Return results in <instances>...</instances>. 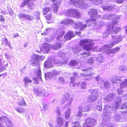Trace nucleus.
Returning a JSON list of instances; mask_svg holds the SVG:
<instances>
[{"instance_id":"obj_47","label":"nucleus","mask_w":127,"mask_h":127,"mask_svg":"<svg viewBox=\"0 0 127 127\" xmlns=\"http://www.w3.org/2000/svg\"><path fill=\"white\" fill-rule=\"evenodd\" d=\"M70 109L69 108L66 111L65 114V116L66 118L68 119L70 115Z\"/></svg>"},{"instance_id":"obj_29","label":"nucleus","mask_w":127,"mask_h":127,"mask_svg":"<svg viewBox=\"0 0 127 127\" xmlns=\"http://www.w3.org/2000/svg\"><path fill=\"white\" fill-rule=\"evenodd\" d=\"M52 49L54 50H57L62 47V45L59 42H57L53 45H51Z\"/></svg>"},{"instance_id":"obj_21","label":"nucleus","mask_w":127,"mask_h":127,"mask_svg":"<svg viewBox=\"0 0 127 127\" xmlns=\"http://www.w3.org/2000/svg\"><path fill=\"white\" fill-rule=\"evenodd\" d=\"M122 77L117 76V75L113 76L111 79L112 83L113 84H117L119 83L121 81Z\"/></svg>"},{"instance_id":"obj_57","label":"nucleus","mask_w":127,"mask_h":127,"mask_svg":"<svg viewBox=\"0 0 127 127\" xmlns=\"http://www.w3.org/2000/svg\"><path fill=\"white\" fill-rule=\"evenodd\" d=\"M42 105L43 108V110L44 111H45L47 109V105L44 102L42 103Z\"/></svg>"},{"instance_id":"obj_56","label":"nucleus","mask_w":127,"mask_h":127,"mask_svg":"<svg viewBox=\"0 0 127 127\" xmlns=\"http://www.w3.org/2000/svg\"><path fill=\"white\" fill-rule=\"evenodd\" d=\"M79 113L76 115V116L77 118H81L82 116V111H79L78 109Z\"/></svg>"},{"instance_id":"obj_60","label":"nucleus","mask_w":127,"mask_h":127,"mask_svg":"<svg viewBox=\"0 0 127 127\" xmlns=\"http://www.w3.org/2000/svg\"><path fill=\"white\" fill-rule=\"evenodd\" d=\"M80 82H78L76 83H75L71 82V85L73 87H75L76 85V86L80 84Z\"/></svg>"},{"instance_id":"obj_46","label":"nucleus","mask_w":127,"mask_h":127,"mask_svg":"<svg viewBox=\"0 0 127 127\" xmlns=\"http://www.w3.org/2000/svg\"><path fill=\"white\" fill-rule=\"evenodd\" d=\"M3 42L5 44V45L8 46L10 49H11L12 48V47L10 45V44L6 38H5L3 40Z\"/></svg>"},{"instance_id":"obj_18","label":"nucleus","mask_w":127,"mask_h":127,"mask_svg":"<svg viewBox=\"0 0 127 127\" xmlns=\"http://www.w3.org/2000/svg\"><path fill=\"white\" fill-rule=\"evenodd\" d=\"M35 92L37 95L44 97H47L49 95L48 92L44 90L39 89L35 91Z\"/></svg>"},{"instance_id":"obj_4","label":"nucleus","mask_w":127,"mask_h":127,"mask_svg":"<svg viewBox=\"0 0 127 127\" xmlns=\"http://www.w3.org/2000/svg\"><path fill=\"white\" fill-rule=\"evenodd\" d=\"M121 100L120 97H117L115 100V103L113 104L112 107L107 104L105 105L104 109L103 111L104 116L103 118L104 121H107L109 120L112 114L111 111H115L116 110L118 109L119 103L121 102Z\"/></svg>"},{"instance_id":"obj_51","label":"nucleus","mask_w":127,"mask_h":127,"mask_svg":"<svg viewBox=\"0 0 127 127\" xmlns=\"http://www.w3.org/2000/svg\"><path fill=\"white\" fill-rule=\"evenodd\" d=\"M34 16L36 17V20H39V13L38 11H37L36 12L34 13Z\"/></svg>"},{"instance_id":"obj_33","label":"nucleus","mask_w":127,"mask_h":127,"mask_svg":"<svg viewBox=\"0 0 127 127\" xmlns=\"http://www.w3.org/2000/svg\"><path fill=\"white\" fill-rule=\"evenodd\" d=\"M95 73L92 72L90 71V73L89 74H87L85 73H82L81 74V76L84 77H85L87 76H89V77L87 78V80H90L92 77V75L94 74Z\"/></svg>"},{"instance_id":"obj_28","label":"nucleus","mask_w":127,"mask_h":127,"mask_svg":"<svg viewBox=\"0 0 127 127\" xmlns=\"http://www.w3.org/2000/svg\"><path fill=\"white\" fill-rule=\"evenodd\" d=\"M79 63L76 60H71L69 63V65L73 67L74 68H76L77 67L78 69H79L80 67H77Z\"/></svg>"},{"instance_id":"obj_19","label":"nucleus","mask_w":127,"mask_h":127,"mask_svg":"<svg viewBox=\"0 0 127 127\" xmlns=\"http://www.w3.org/2000/svg\"><path fill=\"white\" fill-rule=\"evenodd\" d=\"M91 105L88 104L86 106H85L84 104L80 105L78 107V110L79 111H82V112H85L89 111L91 109Z\"/></svg>"},{"instance_id":"obj_2","label":"nucleus","mask_w":127,"mask_h":127,"mask_svg":"<svg viewBox=\"0 0 127 127\" xmlns=\"http://www.w3.org/2000/svg\"><path fill=\"white\" fill-rule=\"evenodd\" d=\"M112 38L113 40L111 44H108L103 46L101 48L99 49V51L104 52V51L106 52V54L109 55L111 54L115 53L119 51L120 48L116 47L114 49H109L114 46L116 44L118 43L121 41L123 39L122 36H115L112 35Z\"/></svg>"},{"instance_id":"obj_38","label":"nucleus","mask_w":127,"mask_h":127,"mask_svg":"<svg viewBox=\"0 0 127 127\" xmlns=\"http://www.w3.org/2000/svg\"><path fill=\"white\" fill-rule=\"evenodd\" d=\"M60 3V2H58V4H57V3H56L55 4L53 5L52 7L53 9V11L55 13L57 12L58 9L59 7Z\"/></svg>"},{"instance_id":"obj_52","label":"nucleus","mask_w":127,"mask_h":127,"mask_svg":"<svg viewBox=\"0 0 127 127\" xmlns=\"http://www.w3.org/2000/svg\"><path fill=\"white\" fill-rule=\"evenodd\" d=\"M50 10V9L49 7H47L43 8V14L44 15L47 14Z\"/></svg>"},{"instance_id":"obj_48","label":"nucleus","mask_w":127,"mask_h":127,"mask_svg":"<svg viewBox=\"0 0 127 127\" xmlns=\"http://www.w3.org/2000/svg\"><path fill=\"white\" fill-rule=\"evenodd\" d=\"M51 29L49 28H47L45 30V31L43 33H41L42 35H45L48 34L51 31Z\"/></svg>"},{"instance_id":"obj_53","label":"nucleus","mask_w":127,"mask_h":127,"mask_svg":"<svg viewBox=\"0 0 127 127\" xmlns=\"http://www.w3.org/2000/svg\"><path fill=\"white\" fill-rule=\"evenodd\" d=\"M30 1V0H23V2H22L21 4V6L22 7H24Z\"/></svg>"},{"instance_id":"obj_43","label":"nucleus","mask_w":127,"mask_h":127,"mask_svg":"<svg viewBox=\"0 0 127 127\" xmlns=\"http://www.w3.org/2000/svg\"><path fill=\"white\" fill-rule=\"evenodd\" d=\"M17 104L19 106H26V104L25 102L23 99L22 98L20 99V101H19L17 102Z\"/></svg>"},{"instance_id":"obj_11","label":"nucleus","mask_w":127,"mask_h":127,"mask_svg":"<svg viewBox=\"0 0 127 127\" xmlns=\"http://www.w3.org/2000/svg\"><path fill=\"white\" fill-rule=\"evenodd\" d=\"M91 94L88 97V100L90 102H93L96 100L98 96L97 91L96 90L92 89L91 90Z\"/></svg>"},{"instance_id":"obj_24","label":"nucleus","mask_w":127,"mask_h":127,"mask_svg":"<svg viewBox=\"0 0 127 127\" xmlns=\"http://www.w3.org/2000/svg\"><path fill=\"white\" fill-rule=\"evenodd\" d=\"M99 86L101 87L107 88L110 86V84L107 80L104 81L103 80H101L100 83H99Z\"/></svg>"},{"instance_id":"obj_44","label":"nucleus","mask_w":127,"mask_h":127,"mask_svg":"<svg viewBox=\"0 0 127 127\" xmlns=\"http://www.w3.org/2000/svg\"><path fill=\"white\" fill-rule=\"evenodd\" d=\"M96 106L97 109L99 111H101L102 107V102H100L99 103H97Z\"/></svg>"},{"instance_id":"obj_34","label":"nucleus","mask_w":127,"mask_h":127,"mask_svg":"<svg viewBox=\"0 0 127 127\" xmlns=\"http://www.w3.org/2000/svg\"><path fill=\"white\" fill-rule=\"evenodd\" d=\"M5 63L4 60L3 59H1L0 58V72L3 71L6 68V66H4Z\"/></svg>"},{"instance_id":"obj_14","label":"nucleus","mask_w":127,"mask_h":127,"mask_svg":"<svg viewBox=\"0 0 127 127\" xmlns=\"http://www.w3.org/2000/svg\"><path fill=\"white\" fill-rule=\"evenodd\" d=\"M60 73V72L56 70H53L50 72H49L45 74V77L47 80L51 79Z\"/></svg>"},{"instance_id":"obj_23","label":"nucleus","mask_w":127,"mask_h":127,"mask_svg":"<svg viewBox=\"0 0 127 127\" xmlns=\"http://www.w3.org/2000/svg\"><path fill=\"white\" fill-rule=\"evenodd\" d=\"M89 15L92 17L98 18L100 16L97 15V11L95 9H90L88 12Z\"/></svg>"},{"instance_id":"obj_27","label":"nucleus","mask_w":127,"mask_h":127,"mask_svg":"<svg viewBox=\"0 0 127 127\" xmlns=\"http://www.w3.org/2000/svg\"><path fill=\"white\" fill-rule=\"evenodd\" d=\"M34 72L37 75V78L39 80H41V73L40 69V68H36L34 69Z\"/></svg>"},{"instance_id":"obj_58","label":"nucleus","mask_w":127,"mask_h":127,"mask_svg":"<svg viewBox=\"0 0 127 127\" xmlns=\"http://www.w3.org/2000/svg\"><path fill=\"white\" fill-rule=\"evenodd\" d=\"M5 56L7 60H8L11 59V56L8 53H5Z\"/></svg>"},{"instance_id":"obj_50","label":"nucleus","mask_w":127,"mask_h":127,"mask_svg":"<svg viewBox=\"0 0 127 127\" xmlns=\"http://www.w3.org/2000/svg\"><path fill=\"white\" fill-rule=\"evenodd\" d=\"M120 69L122 72H126L127 70V67L124 65L121 66L120 67Z\"/></svg>"},{"instance_id":"obj_49","label":"nucleus","mask_w":127,"mask_h":127,"mask_svg":"<svg viewBox=\"0 0 127 127\" xmlns=\"http://www.w3.org/2000/svg\"><path fill=\"white\" fill-rule=\"evenodd\" d=\"M72 127H80V125L78 122H76L72 123Z\"/></svg>"},{"instance_id":"obj_9","label":"nucleus","mask_w":127,"mask_h":127,"mask_svg":"<svg viewBox=\"0 0 127 127\" xmlns=\"http://www.w3.org/2000/svg\"><path fill=\"white\" fill-rule=\"evenodd\" d=\"M92 40L89 38H86L81 40L79 42V43L81 46L80 47L77 46L76 47L74 48L73 49V51L74 53H77L81 50L82 46L85 44L91 42Z\"/></svg>"},{"instance_id":"obj_7","label":"nucleus","mask_w":127,"mask_h":127,"mask_svg":"<svg viewBox=\"0 0 127 127\" xmlns=\"http://www.w3.org/2000/svg\"><path fill=\"white\" fill-rule=\"evenodd\" d=\"M64 15L66 16L79 18L81 17V14L77 10L70 8L66 10L64 12Z\"/></svg>"},{"instance_id":"obj_31","label":"nucleus","mask_w":127,"mask_h":127,"mask_svg":"<svg viewBox=\"0 0 127 127\" xmlns=\"http://www.w3.org/2000/svg\"><path fill=\"white\" fill-rule=\"evenodd\" d=\"M73 36V32L69 31L67 33L66 35L64 36V38L66 40H70Z\"/></svg>"},{"instance_id":"obj_16","label":"nucleus","mask_w":127,"mask_h":127,"mask_svg":"<svg viewBox=\"0 0 127 127\" xmlns=\"http://www.w3.org/2000/svg\"><path fill=\"white\" fill-rule=\"evenodd\" d=\"M126 88H127V78L120 83V88L117 91V93L119 95L121 94L124 92V90L122 89Z\"/></svg>"},{"instance_id":"obj_32","label":"nucleus","mask_w":127,"mask_h":127,"mask_svg":"<svg viewBox=\"0 0 127 127\" xmlns=\"http://www.w3.org/2000/svg\"><path fill=\"white\" fill-rule=\"evenodd\" d=\"M51 46H50L49 44L47 43H45L43 45V50L45 51L48 53H49L48 52L50 50Z\"/></svg>"},{"instance_id":"obj_39","label":"nucleus","mask_w":127,"mask_h":127,"mask_svg":"<svg viewBox=\"0 0 127 127\" xmlns=\"http://www.w3.org/2000/svg\"><path fill=\"white\" fill-rule=\"evenodd\" d=\"M59 31L60 33H59V35L57 37V39L58 40H60L59 39L61 38L64 33V31L63 29L60 30Z\"/></svg>"},{"instance_id":"obj_22","label":"nucleus","mask_w":127,"mask_h":127,"mask_svg":"<svg viewBox=\"0 0 127 127\" xmlns=\"http://www.w3.org/2000/svg\"><path fill=\"white\" fill-rule=\"evenodd\" d=\"M116 96L115 94L110 93L106 96L104 99V100L107 102H110L115 98Z\"/></svg>"},{"instance_id":"obj_8","label":"nucleus","mask_w":127,"mask_h":127,"mask_svg":"<svg viewBox=\"0 0 127 127\" xmlns=\"http://www.w3.org/2000/svg\"><path fill=\"white\" fill-rule=\"evenodd\" d=\"M72 100L73 98L71 96L67 94H65L63 96L62 98L61 99V103L62 104H63L66 102L67 103L66 106L67 107L70 105Z\"/></svg>"},{"instance_id":"obj_15","label":"nucleus","mask_w":127,"mask_h":127,"mask_svg":"<svg viewBox=\"0 0 127 127\" xmlns=\"http://www.w3.org/2000/svg\"><path fill=\"white\" fill-rule=\"evenodd\" d=\"M96 121V120L94 119H87L85 121L83 127H92L95 125Z\"/></svg>"},{"instance_id":"obj_30","label":"nucleus","mask_w":127,"mask_h":127,"mask_svg":"<svg viewBox=\"0 0 127 127\" xmlns=\"http://www.w3.org/2000/svg\"><path fill=\"white\" fill-rule=\"evenodd\" d=\"M23 81L24 82L25 86L28 87V85L29 83H30L32 82V80L30 79L29 77H26L24 78L23 80Z\"/></svg>"},{"instance_id":"obj_13","label":"nucleus","mask_w":127,"mask_h":127,"mask_svg":"<svg viewBox=\"0 0 127 127\" xmlns=\"http://www.w3.org/2000/svg\"><path fill=\"white\" fill-rule=\"evenodd\" d=\"M5 122H6V125L8 127H12V122L6 116H3L0 117V125Z\"/></svg>"},{"instance_id":"obj_62","label":"nucleus","mask_w":127,"mask_h":127,"mask_svg":"<svg viewBox=\"0 0 127 127\" xmlns=\"http://www.w3.org/2000/svg\"><path fill=\"white\" fill-rule=\"evenodd\" d=\"M5 20L3 16L2 15H0V21L2 22H4Z\"/></svg>"},{"instance_id":"obj_42","label":"nucleus","mask_w":127,"mask_h":127,"mask_svg":"<svg viewBox=\"0 0 127 127\" xmlns=\"http://www.w3.org/2000/svg\"><path fill=\"white\" fill-rule=\"evenodd\" d=\"M73 76H71L70 78L71 83L73 82L75 79L76 77L77 76V73L76 72H74L73 73Z\"/></svg>"},{"instance_id":"obj_1","label":"nucleus","mask_w":127,"mask_h":127,"mask_svg":"<svg viewBox=\"0 0 127 127\" xmlns=\"http://www.w3.org/2000/svg\"><path fill=\"white\" fill-rule=\"evenodd\" d=\"M119 16H116L115 15H111L110 14L104 15L103 17L102 18L104 19H110L112 18L113 19L112 24H109L107 25L106 31L104 32L103 34V37L104 38L108 36L110 33H113V34L116 33L121 28L120 27H117L116 29L115 28L114 26L117 23V19L119 18Z\"/></svg>"},{"instance_id":"obj_35","label":"nucleus","mask_w":127,"mask_h":127,"mask_svg":"<svg viewBox=\"0 0 127 127\" xmlns=\"http://www.w3.org/2000/svg\"><path fill=\"white\" fill-rule=\"evenodd\" d=\"M127 108V106L126 103H122L121 106L120 108L122 110L124 109V110L123 111L120 110L123 113H126L127 111V110L126 109Z\"/></svg>"},{"instance_id":"obj_6","label":"nucleus","mask_w":127,"mask_h":127,"mask_svg":"<svg viewBox=\"0 0 127 127\" xmlns=\"http://www.w3.org/2000/svg\"><path fill=\"white\" fill-rule=\"evenodd\" d=\"M84 0H71L69 3L81 9H85L87 8L88 5L84 4Z\"/></svg>"},{"instance_id":"obj_17","label":"nucleus","mask_w":127,"mask_h":127,"mask_svg":"<svg viewBox=\"0 0 127 127\" xmlns=\"http://www.w3.org/2000/svg\"><path fill=\"white\" fill-rule=\"evenodd\" d=\"M94 43H90L83 46V49L87 51H94L97 48V46H94Z\"/></svg>"},{"instance_id":"obj_40","label":"nucleus","mask_w":127,"mask_h":127,"mask_svg":"<svg viewBox=\"0 0 127 127\" xmlns=\"http://www.w3.org/2000/svg\"><path fill=\"white\" fill-rule=\"evenodd\" d=\"M15 110L19 113H23L25 111V109L22 107L20 106L15 108Z\"/></svg>"},{"instance_id":"obj_25","label":"nucleus","mask_w":127,"mask_h":127,"mask_svg":"<svg viewBox=\"0 0 127 127\" xmlns=\"http://www.w3.org/2000/svg\"><path fill=\"white\" fill-rule=\"evenodd\" d=\"M115 6L112 5H107L106 4L102 5L101 6V7L104 10H112L115 7Z\"/></svg>"},{"instance_id":"obj_64","label":"nucleus","mask_w":127,"mask_h":127,"mask_svg":"<svg viewBox=\"0 0 127 127\" xmlns=\"http://www.w3.org/2000/svg\"><path fill=\"white\" fill-rule=\"evenodd\" d=\"M38 56L39 57V58L40 60H43L45 58V56H39V55H38Z\"/></svg>"},{"instance_id":"obj_54","label":"nucleus","mask_w":127,"mask_h":127,"mask_svg":"<svg viewBox=\"0 0 127 127\" xmlns=\"http://www.w3.org/2000/svg\"><path fill=\"white\" fill-rule=\"evenodd\" d=\"M94 60L93 58H91L87 60V62L89 64H92L93 63Z\"/></svg>"},{"instance_id":"obj_10","label":"nucleus","mask_w":127,"mask_h":127,"mask_svg":"<svg viewBox=\"0 0 127 127\" xmlns=\"http://www.w3.org/2000/svg\"><path fill=\"white\" fill-rule=\"evenodd\" d=\"M55 112L57 115V121L58 125L59 126H62L64 122V119H62L60 117L61 113L60 112V108L57 107L55 111Z\"/></svg>"},{"instance_id":"obj_20","label":"nucleus","mask_w":127,"mask_h":127,"mask_svg":"<svg viewBox=\"0 0 127 127\" xmlns=\"http://www.w3.org/2000/svg\"><path fill=\"white\" fill-rule=\"evenodd\" d=\"M30 61L34 65H36L38 64L39 59L38 55L34 54L31 57Z\"/></svg>"},{"instance_id":"obj_63","label":"nucleus","mask_w":127,"mask_h":127,"mask_svg":"<svg viewBox=\"0 0 127 127\" xmlns=\"http://www.w3.org/2000/svg\"><path fill=\"white\" fill-rule=\"evenodd\" d=\"M46 18L48 20H50L51 18V16L50 15H48L46 16Z\"/></svg>"},{"instance_id":"obj_26","label":"nucleus","mask_w":127,"mask_h":127,"mask_svg":"<svg viewBox=\"0 0 127 127\" xmlns=\"http://www.w3.org/2000/svg\"><path fill=\"white\" fill-rule=\"evenodd\" d=\"M95 19H88L86 21L87 24L88 26L90 25H94V26L95 27H96L98 26L97 24H95Z\"/></svg>"},{"instance_id":"obj_5","label":"nucleus","mask_w":127,"mask_h":127,"mask_svg":"<svg viewBox=\"0 0 127 127\" xmlns=\"http://www.w3.org/2000/svg\"><path fill=\"white\" fill-rule=\"evenodd\" d=\"M60 23L64 25L71 24L74 28L76 29L78 28L80 31L85 29L87 27V25L83 24L82 22L77 21L75 22L70 19H64L61 21Z\"/></svg>"},{"instance_id":"obj_41","label":"nucleus","mask_w":127,"mask_h":127,"mask_svg":"<svg viewBox=\"0 0 127 127\" xmlns=\"http://www.w3.org/2000/svg\"><path fill=\"white\" fill-rule=\"evenodd\" d=\"M91 54V53L89 51H87L81 53L80 55L83 58H85L90 55Z\"/></svg>"},{"instance_id":"obj_59","label":"nucleus","mask_w":127,"mask_h":127,"mask_svg":"<svg viewBox=\"0 0 127 127\" xmlns=\"http://www.w3.org/2000/svg\"><path fill=\"white\" fill-rule=\"evenodd\" d=\"M93 68L92 67H90L89 68H85L84 69L83 68L82 69V70L83 71H91V70H93Z\"/></svg>"},{"instance_id":"obj_36","label":"nucleus","mask_w":127,"mask_h":127,"mask_svg":"<svg viewBox=\"0 0 127 127\" xmlns=\"http://www.w3.org/2000/svg\"><path fill=\"white\" fill-rule=\"evenodd\" d=\"M91 3L95 4V5L101 3L102 2V0H87Z\"/></svg>"},{"instance_id":"obj_61","label":"nucleus","mask_w":127,"mask_h":127,"mask_svg":"<svg viewBox=\"0 0 127 127\" xmlns=\"http://www.w3.org/2000/svg\"><path fill=\"white\" fill-rule=\"evenodd\" d=\"M58 80L59 81L62 83H63L64 82V80L62 77H59V78Z\"/></svg>"},{"instance_id":"obj_45","label":"nucleus","mask_w":127,"mask_h":127,"mask_svg":"<svg viewBox=\"0 0 127 127\" xmlns=\"http://www.w3.org/2000/svg\"><path fill=\"white\" fill-rule=\"evenodd\" d=\"M103 57L102 56L98 57L96 59V61L97 63H98V64H99L103 63Z\"/></svg>"},{"instance_id":"obj_37","label":"nucleus","mask_w":127,"mask_h":127,"mask_svg":"<svg viewBox=\"0 0 127 127\" xmlns=\"http://www.w3.org/2000/svg\"><path fill=\"white\" fill-rule=\"evenodd\" d=\"M114 118L116 121H126L127 120L125 119V120H121V116L119 113H117L114 116Z\"/></svg>"},{"instance_id":"obj_3","label":"nucleus","mask_w":127,"mask_h":127,"mask_svg":"<svg viewBox=\"0 0 127 127\" xmlns=\"http://www.w3.org/2000/svg\"><path fill=\"white\" fill-rule=\"evenodd\" d=\"M58 56L61 58L63 59L60 61H55V58L54 56H50L49 57L47 61L44 63V66L46 68H49L53 67L54 64L55 63L59 65H65L68 62V59L67 58H65V54L64 53L63 51H59L58 53Z\"/></svg>"},{"instance_id":"obj_12","label":"nucleus","mask_w":127,"mask_h":127,"mask_svg":"<svg viewBox=\"0 0 127 127\" xmlns=\"http://www.w3.org/2000/svg\"><path fill=\"white\" fill-rule=\"evenodd\" d=\"M18 17L21 19H23L30 21H33L34 19V17L33 16L29 14L24 13H19L18 15Z\"/></svg>"},{"instance_id":"obj_55","label":"nucleus","mask_w":127,"mask_h":127,"mask_svg":"<svg viewBox=\"0 0 127 127\" xmlns=\"http://www.w3.org/2000/svg\"><path fill=\"white\" fill-rule=\"evenodd\" d=\"M86 87V83L85 81L83 82L81 85V88L82 89H85Z\"/></svg>"}]
</instances>
